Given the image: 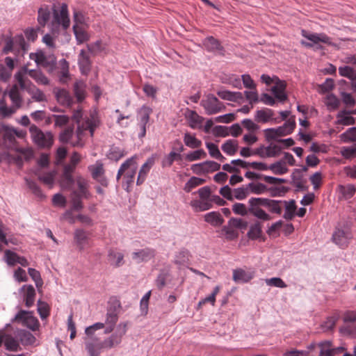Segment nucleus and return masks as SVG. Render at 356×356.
<instances>
[{"instance_id": "8fccbe9b", "label": "nucleus", "mask_w": 356, "mask_h": 356, "mask_svg": "<svg viewBox=\"0 0 356 356\" xmlns=\"http://www.w3.org/2000/svg\"><path fill=\"white\" fill-rule=\"evenodd\" d=\"M88 51L92 55L96 56L105 51V46L102 40H97L95 42L87 44Z\"/></svg>"}, {"instance_id": "c85d7f7f", "label": "nucleus", "mask_w": 356, "mask_h": 356, "mask_svg": "<svg viewBox=\"0 0 356 356\" xmlns=\"http://www.w3.org/2000/svg\"><path fill=\"white\" fill-rule=\"evenodd\" d=\"M99 125V120L95 117H91L90 118H88L86 121H84L81 124H78L80 128L83 127V131L84 133L86 131H89L91 136H93L95 130Z\"/></svg>"}, {"instance_id": "4be33fe9", "label": "nucleus", "mask_w": 356, "mask_h": 356, "mask_svg": "<svg viewBox=\"0 0 356 356\" xmlns=\"http://www.w3.org/2000/svg\"><path fill=\"white\" fill-rule=\"evenodd\" d=\"M91 64L90 56L84 49H81L78 56V65L81 74H87L90 70Z\"/></svg>"}, {"instance_id": "412c9836", "label": "nucleus", "mask_w": 356, "mask_h": 356, "mask_svg": "<svg viewBox=\"0 0 356 356\" xmlns=\"http://www.w3.org/2000/svg\"><path fill=\"white\" fill-rule=\"evenodd\" d=\"M286 84L284 81H281L277 77H275V86L272 87L271 92L275 97L281 102L287 99V95L284 92Z\"/></svg>"}, {"instance_id": "20e7f679", "label": "nucleus", "mask_w": 356, "mask_h": 356, "mask_svg": "<svg viewBox=\"0 0 356 356\" xmlns=\"http://www.w3.org/2000/svg\"><path fill=\"white\" fill-rule=\"evenodd\" d=\"M29 132L34 143L41 148H49L54 143V136L51 132H43L36 125L31 124Z\"/></svg>"}, {"instance_id": "f257e3e1", "label": "nucleus", "mask_w": 356, "mask_h": 356, "mask_svg": "<svg viewBox=\"0 0 356 356\" xmlns=\"http://www.w3.org/2000/svg\"><path fill=\"white\" fill-rule=\"evenodd\" d=\"M20 90L21 88L17 83V84H14L8 92L4 93L5 95L8 94L12 102V106L8 107L4 99L0 100V113L3 117L11 116L22 106L23 98Z\"/></svg>"}, {"instance_id": "4c0bfd02", "label": "nucleus", "mask_w": 356, "mask_h": 356, "mask_svg": "<svg viewBox=\"0 0 356 356\" xmlns=\"http://www.w3.org/2000/svg\"><path fill=\"white\" fill-rule=\"evenodd\" d=\"M35 175L38 177V179L44 184L49 186L50 188L53 186L55 177V172L54 171L41 174L39 170H36L35 171Z\"/></svg>"}, {"instance_id": "774afa93", "label": "nucleus", "mask_w": 356, "mask_h": 356, "mask_svg": "<svg viewBox=\"0 0 356 356\" xmlns=\"http://www.w3.org/2000/svg\"><path fill=\"white\" fill-rule=\"evenodd\" d=\"M341 156L346 159H352L356 157V144L352 147H342L340 150Z\"/></svg>"}, {"instance_id": "09e8293b", "label": "nucleus", "mask_w": 356, "mask_h": 356, "mask_svg": "<svg viewBox=\"0 0 356 356\" xmlns=\"http://www.w3.org/2000/svg\"><path fill=\"white\" fill-rule=\"evenodd\" d=\"M237 141L234 140H227L221 147L222 150L229 156L234 155L237 151Z\"/></svg>"}, {"instance_id": "ea45409f", "label": "nucleus", "mask_w": 356, "mask_h": 356, "mask_svg": "<svg viewBox=\"0 0 356 356\" xmlns=\"http://www.w3.org/2000/svg\"><path fill=\"white\" fill-rule=\"evenodd\" d=\"M73 31L77 44H81L90 40L89 34L82 27L78 26L76 24L74 25Z\"/></svg>"}, {"instance_id": "69168bd1", "label": "nucleus", "mask_w": 356, "mask_h": 356, "mask_svg": "<svg viewBox=\"0 0 356 356\" xmlns=\"http://www.w3.org/2000/svg\"><path fill=\"white\" fill-rule=\"evenodd\" d=\"M38 312L42 319H45L49 316V305L42 301L38 300Z\"/></svg>"}, {"instance_id": "bb28decb", "label": "nucleus", "mask_w": 356, "mask_h": 356, "mask_svg": "<svg viewBox=\"0 0 356 356\" xmlns=\"http://www.w3.org/2000/svg\"><path fill=\"white\" fill-rule=\"evenodd\" d=\"M254 276L253 271H245L241 268L233 271V280L235 282H248Z\"/></svg>"}, {"instance_id": "4468645a", "label": "nucleus", "mask_w": 356, "mask_h": 356, "mask_svg": "<svg viewBox=\"0 0 356 356\" xmlns=\"http://www.w3.org/2000/svg\"><path fill=\"white\" fill-rule=\"evenodd\" d=\"M30 314V312L20 310L15 317L12 318L11 323L22 322L32 330H35L38 327V321Z\"/></svg>"}, {"instance_id": "7c9ffc66", "label": "nucleus", "mask_w": 356, "mask_h": 356, "mask_svg": "<svg viewBox=\"0 0 356 356\" xmlns=\"http://www.w3.org/2000/svg\"><path fill=\"white\" fill-rule=\"evenodd\" d=\"M274 111L270 108L257 110L255 113V121L261 123H266L273 119Z\"/></svg>"}, {"instance_id": "58836bf2", "label": "nucleus", "mask_w": 356, "mask_h": 356, "mask_svg": "<svg viewBox=\"0 0 356 356\" xmlns=\"http://www.w3.org/2000/svg\"><path fill=\"white\" fill-rule=\"evenodd\" d=\"M108 257L110 264L114 267H120L124 264V254L121 252L111 250L108 252Z\"/></svg>"}, {"instance_id": "72a5a7b5", "label": "nucleus", "mask_w": 356, "mask_h": 356, "mask_svg": "<svg viewBox=\"0 0 356 356\" xmlns=\"http://www.w3.org/2000/svg\"><path fill=\"white\" fill-rule=\"evenodd\" d=\"M353 114L351 111L343 110L337 114L338 124L345 126L353 125L355 123V120L349 115Z\"/></svg>"}, {"instance_id": "39448f33", "label": "nucleus", "mask_w": 356, "mask_h": 356, "mask_svg": "<svg viewBox=\"0 0 356 356\" xmlns=\"http://www.w3.org/2000/svg\"><path fill=\"white\" fill-rule=\"evenodd\" d=\"M15 79L19 83L21 90L27 91L34 101L40 102L47 100L44 92L36 88L30 80H24L20 74H15Z\"/></svg>"}, {"instance_id": "864d4df0", "label": "nucleus", "mask_w": 356, "mask_h": 356, "mask_svg": "<svg viewBox=\"0 0 356 356\" xmlns=\"http://www.w3.org/2000/svg\"><path fill=\"white\" fill-rule=\"evenodd\" d=\"M339 190L343 197L346 200L351 198L356 192V188L353 184H348L346 186L339 185Z\"/></svg>"}, {"instance_id": "338daca9", "label": "nucleus", "mask_w": 356, "mask_h": 356, "mask_svg": "<svg viewBox=\"0 0 356 356\" xmlns=\"http://www.w3.org/2000/svg\"><path fill=\"white\" fill-rule=\"evenodd\" d=\"M28 273L31 279L35 282L36 287L38 289L41 288L43 284V281L42 280L40 272L35 268H29Z\"/></svg>"}, {"instance_id": "de8ad7c7", "label": "nucleus", "mask_w": 356, "mask_h": 356, "mask_svg": "<svg viewBox=\"0 0 356 356\" xmlns=\"http://www.w3.org/2000/svg\"><path fill=\"white\" fill-rule=\"evenodd\" d=\"M170 277V272L167 269H161L155 280V284L159 290H161L166 284L167 280Z\"/></svg>"}, {"instance_id": "680f3d73", "label": "nucleus", "mask_w": 356, "mask_h": 356, "mask_svg": "<svg viewBox=\"0 0 356 356\" xmlns=\"http://www.w3.org/2000/svg\"><path fill=\"white\" fill-rule=\"evenodd\" d=\"M74 135V127H68L65 129L59 135V140L63 143H70Z\"/></svg>"}, {"instance_id": "f8f14e48", "label": "nucleus", "mask_w": 356, "mask_h": 356, "mask_svg": "<svg viewBox=\"0 0 356 356\" xmlns=\"http://www.w3.org/2000/svg\"><path fill=\"white\" fill-rule=\"evenodd\" d=\"M16 74H20L24 80H29L26 76L29 75L40 85L47 86L49 83L48 78L40 70H29L26 65L23 66Z\"/></svg>"}, {"instance_id": "473e14b6", "label": "nucleus", "mask_w": 356, "mask_h": 356, "mask_svg": "<svg viewBox=\"0 0 356 356\" xmlns=\"http://www.w3.org/2000/svg\"><path fill=\"white\" fill-rule=\"evenodd\" d=\"M282 203L284 204L285 206V211L283 218L286 220H291L296 215V210L297 209L296 201L294 200L290 201L282 200Z\"/></svg>"}, {"instance_id": "f3484780", "label": "nucleus", "mask_w": 356, "mask_h": 356, "mask_svg": "<svg viewBox=\"0 0 356 356\" xmlns=\"http://www.w3.org/2000/svg\"><path fill=\"white\" fill-rule=\"evenodd\" d=\"M19 292L22 296L25 306L31 307L34 305L36 296L35 288L31 284H24L19 289Z\"/></svg>"}, {"instance_id": "a19ab883", "label": "nucleus", "mask_w": 356, "mask_h": 356, "mask_svg": "<svg viewBox=\"0 0 356 356\" xmlns=\"http://www.w3.org/2000/svg\"><path fill=\"white\" fill-rule=\"evenodd\" d=\"M18 337L23 346L33 345L36 341L34 335L26 330H20L18 333Z\"/></svg>"}, {"instance_id": "7ed1b4c3", "label": "nucleus", "mask_w": 356, "mask_h": 356, "mask_svg": "<svg viewBox=\"0 0 356 356\" xmlns=\"http://www.w3.org/2000/svg\"><path fill=\"white\" fill-rule=\"evenodd\" d=\"M270 199L264 197H251L248 200L249 213L262 221H269L272 219L270 214L261 208L266 207Z\"/></svg>"}, {"instance_id": "e2e57ef3", "label": "nucleus", "mask_w": 356, "mask_h": 356, "mask_svg": "<svg viewBox=\"0 0 356 356\" xmlns=\"http://www.w3.org/2000/svg\"><path fill=\"white\" fill-rule=\"evenodd\" d=\"M182 156L175 151L170 152L163 161V166L170 167L175 160H181Z\"/></svg>"}, {"instance_id": "2eb2a0df", "label": "nucleus", "mask_w": 356, "mask_h": 356, "mask_svg": "<svg viewBox=\"0 0 356 356\" xmlns=\"http://www.w3.org/2000/svg\"><path fill=\"white\" fill-rule=\"evenodd\" d=\"M220 164L213 161H206L202 163L193 164L192 171L196 175L206 174L219 170Z\"/></svg>"}, {"instance_id": "b1692460", "label": "nucleus", "mask_w": 356, "mask_h": 356, "mask_svg": "<svg viewBox=\"0 0 356 356\" xmlns=\"http://www.w3.org/2000/svg\"><path fill=\"white\" fill-rule=\"evenodd\" d=\"M88 234L82 229H76L74 233V241L79 250L82 251L85 249L88 242Z\"/></svg>"}, {"instance_id": "c756f323", "label": "nucleus", "mask_w": 356, "mask_h": 356, "mask_svg": "<svg viewBox=\"0 0 356 356\" xmlns=\"http://www.w3.org/2000/svg\"><path fill=\"white\" fill-rule=\"evenodd\" d=\"M99 125V120L95 117H91L90 118H88L86 121H84L81 124H78L80 128L83 127V131L84 133L86 131H89L91 136H93L95 130Z\"/></svg>"}, {"instance_id": "393cba45", "label": "nucleus", "mask_w": 356, "mask_h": 356, "mask_svg": "<svg viewBox=\"0 0 356 356\" xmlns=\"http://www.w3.org/2000/svg\"><path fill=\"white\" fill-rule=\"evenodd\" d=\"M263 224L259 220L254 221L250 225L249 231L247 233V236L250 240H257L262 236Z\"/></svg>"}, {"instance_id": "ddd939ff", "label": "nucleus", "mask_w": 356, "mask_h": 356, "mask_svg": "<svg viewBox=\"0 0 356 356\" xmlns=\"http://www.w3.org/2000/svg\"><path fill=\"white\" fill-rule=\"evenodd\" d=\"M343 321L346 323L341 331L347 335L356 338V311H348L343 315Z\"/></svg>"}, {"instance_id": "a211bd4d", "label": "nucleus", "mask_w": 356, "mask_h": 356, "mask_svg": "<svg viewBox=\"0 0 356 356\" xmlns=\"http://www.w3.org/2000/svg\"><path fill=\"white\" fill-rule=\"evenodd\" d=\"M156 255V250L151 248H145L132 253V259L137 264L147 262Z\"/></svg>"}, {"instance_id": "a18cd8bd", "label": "nucleus", "mask_w": 356, "mask_h": 356, "mask_svg": "<svg viewBox=\"0 0 356 356\" xmlns=\"http://www.w3.org/2000/svg\"><path fill=\"white\" fill-rule=\"evenodd\" d=\"M60 71L59 74V81L62 83H65L69 77V63L64 58L60 60Z\"/></svg>"}, {"instance_id": "603ef678", "label": "nucleus", "mask_w": 356, "mask_h": 356, "mask_svg": "<svg viewBox=\"0 0 356 356\" xmlns=\"http://www.w3.org/2000/svg\"><path fill=\"white\" fill-rule=\"evenodd\" d=\"M184 142L185 145L190 148H198L201 146L202 142L195 138V136L189 133H186L184 136Z\"/></svg>"}, {"instance_id": "aec40b11", "label": "nucleus", "mask_w": 356, "mask_h": 356, "mask_svg": "<svg viewBox=\"0 0 356 356\" xmlns=\"http://www.w3.org/2000/svg\"><path fill=\"white\" fill-rule=\"evenodd\" d=\"M318 346L320 347L319 356H335V355L346 350L343 346L332 348L330 341L321 342Z\"/></svg>"}, {"instance_id": "79ce46f5", "label": "nucleus", "mask_w": 356, "mask_h": 356, "mask_svg": "<svg viewBox=\"0 0 356 356\" xmlns=\"http://www.w3.org/2000/svg\"><path fill=\"white\" fill-rule=\"evenodd\" d=\"M58 102L65 106H70L73 102L70 94L65 89L59 90L56 94Z\"/></svg>"}, {"instance_id": "13d9d810", "label": "nucleus", "mask_w": 356, "mask_h": 356, "mask_svg": "<svg viewBox=\"0 0 356 356\" xmlns=\"http://www.w3.org/2000/svg\"><path fill=\"white\" fill-rule=\"evenodd\" d=\"M5 346L6 350L10 351H17L19 348V342L10 334H5Z\"/></svg>"}, {"instance_id": "f03ea898", "label": "nucleus", "mask_w": 356, "mask_h": 356, "mask_svg": "<svg viewBox=\"0 0 356 356\" xmlns=\"http://www.w3.org/2000/svg\"><path fill=\"white\" fill-rule=\"evenodd\" d=\"M29 49V44L26 42L22 34L17 35L13 38H7L5 40V45L2 53L8 54L13 52L17 60L19 58L23 57Z\"/></svg>"}, {"instance_id": "f704fd0d", "label": "nucleus", "mask_w": 356, "mask_h": 356, "mask_svg": "<svg viewBox=\"0 0 356 356\" xmlns=\"http://www.w3.org/2000/svg\"><path fill=\"white\" fill-rule=\"evenodd\" d=\"M85 133L83 131V127L80 128L79 126H77L76 134L73 135V138H72L69 144H70V145L74 147H83L85 145V141L83 139Z\"/></svg>"}, {"instance_id": "5701e85b", "label": "nucleus", "mask_w": 356, "mask_h": 356, "mask_svg": "<svg viewBox=\"0 0 356 356\" xmlns=\"http://www.w3.org/2000/svg\"><path fill=\"white\" fill-rule=\"evenodd\" d=\"M203 44L207 51L211 52L218 51L223 55L224 48L220 41L213 36H209L204 40Z\"/></svg>"}, {"instance_id": "4d7b16f0", "label": "nucleus", "mask_w": 356, "mask_h": 356, "mask_svg": "<svg viewBox=\"0 0 356 356\" xmlns=\"http://www.w3.org/2000/svg\"><path fill=\"white\" fill-rule=\"evenodd\" d=\"M152 109L147 106H143L139 111V124H147Z\"/></svg>"}, {"instance_id": "6e6d98bb", "label": "nucleus", "mask_w": 356, "mask_h": 356, "mask_svg": "<svg viewBox=\"0 0 356 356\" xmlns=\"http://www.w3.org/2000/svg\"><path fill=\"white\" fill-rule=\"evenodd\" d=\"M206 180L204 179L192 177L185 184L184 190L189 193L191 190L196 186L203 184L205 183Z\"/></svg>"}, {"instance_id": "2f4dec72", "label": "nucleus", "mask_w": 356, "mask_h": 356, "mask_svg": "<svg viewBox=\"0 0 356 356\" xmlns=\"http://www.w3.org/2000/svg\"><path fill=\"white\" fill-rule=\"evenodd\" d=\"M154 159L150 158L142 165L136 181L137 185H141L145 180L146 176L154 164Z\"/></svg>"}, {"instance_id": "a878e982", "label": "nucleus", "mask_w": 356, "mask_h": 356, "mask_svg": "<svg viewBox=\"0 0 356 356\" xmlns=\"http://www.w3.org/2000/svg\"><path fill=\"white\" fill-rule=\"evenodd\" d=\"M133 157V163L130 164L129 168L125 171V174L124 176V179L125 180V183L127 185L126 189L128 191V188L133 184L134 181V177L137 172V164L135 161V156Z\"/></svg>"}, {"instance_id": "052dcab7", "label": "nucleus", "mask_w": 356, "mask_h": 356, "mask_svg": "<svg viewBox=\"0 0 356 356\" xmlns=\"http://www.w3.org/2000/svg\"><path fill=\"white\" fill-rule=\"evenodd\" d=\"M341 139L345 143L356 141V127L348 129L341 135Z\"/></svg>"}, {"instance_id": "6ab92c4d", "label": "nucleus", "mask_w": 356, "mask_h": 356, "mask_svg": "<svg viewBox=\"0 0 356 356\" xmlns=\"http://www.w3.org/2000/svg\"><path fill=\"white\" fill-rule=\"evenodd\" d=\"M120 302L115 300L111 303L107 309L106 314L105 325L115 326L118 321V310L120 308Z\"/></svg>"}, {"instance_id": "5fc2aeb1", "label": "nucleus", "mask_w": 356, "mask_h": 356, "mask_svg": "<svg viewBox=\"0 0 356 356\" xmlns=\"http://www.w3.org/2000/svg\"><path fill=\"white\" fill-rule=\"evenodd\" d=\"M190 252L188 250L183 248L175 254V263L181 265L189 261Z\"/></svg>"}, {"instance_id": "cd10ccee", "label": "nucleus", "mask_w": 356, "mask_h": 356, "mask_svg": "<svg viewBox=\"0 0 356 356\" xmlns=\"http://www.w3.org/2000/svg\"><path fill=\"white\" fill-rule=\"evenodd\" d=\"M204 220L213 227H218L224 222V218L219 212L211 211L204 215Z\"/></svg>"}, {"instance_id": "9b49d317", "label": "nucleus", "mask_w": 356, "mask_h": 356, "mask_svg": "<svg viewBox=\"0 0 356 356\" xmlns=\"http://www.w3.org/2000/svg\"><path fill=\"white\" fill-rule=\"evenodd\" d=\"M86 349L90 356H99L104 349L103 341L96 335L86 336L84 339Z\"/></svg>"}, {"instance_id": "1a4fd4ad", "label": "nucleus", "mask_w": 356, "mask_h": 356, "mask_svg": "<svg viewBox=\"0 0 356 356\" xmlns=\"http://www.w3.org/2000/svg\"><path fill=\"white\" fill-rule=\"evenodd\" d=\"M127 323H120L118 324L115 332L103 341L104 349H111L120 344L123 336L127 332Z\"/></svg>"}, {"instance_id": "423d86ee", "label": "nucleus", "mask_w": 356, "mask_h": 356, "mask_svg": "<svg viewBox=\"0 0 356 356\" xmlns=\"http://www.w3.org/2000/svg\"><path fill=\"white\" fill-rule=\"evenodd\" d=\"M301 35L310 41H301V44L307 48H313L314 47V44H318L319 42H322L330 46H336V44L332 42V38L324 33H310L302 29L301 31Z\"/></svg>"}, {"instance_id": "c03bdc74", "label": "nucleus", "mask_w": 356, "mask_h": 356, "mask_svg": "<svg viewBox=\"0 0 356 356\" xmlns=\"http://www.w3.org/2000/svg\"><path fill=\"white\" fill-rule=\"evenodd\" d=\"M38 13V22L44 27L50 19V10L47 6H44L39 8Z\"/></svg>"}, {"instance_id": "6e6552de", "label": "nucleus", "mask_w": 356, "mask_h": 356, "mask_svg": "<svg viewBox=\"0 0 356 356\" xmlns=\"http://www.w3.org/2000/svg\"><path fill=\"white\" fill-rule=\"evenodd\" d=\"M200 104L207 115H214L226 109L224 104L213 94H208L202 99Z\"/></svg>"}, {"instance_id": "e433bc0d", "label": "nucleus", "mask_w": 356, "mask_h": 356, "mask_svg": "<svg viewBox=\"0 0 356 356\" xmlns=\"http://www.w3.org/2000/svg\"><path fill=\"white\" fill-rule=\"evenodd\" d=\"M339 74L351 80V87L353 90V83L356 82V70L348 65L341 66L339 67Z\"/></svg>"}, {"instance_id": "0eeeda50", "label": "nucleus", "mask_w": 356, "mask_h": 356, "mask_svg": "<svg viewBox=\"0 0 356 356\" xmlns=\"http://www.w3.org/2000/svg\"><path fill=\"white\" fill-rule=\"evenodd\" d=\"M15 136L21 137L22 135L15 129L2 124L0 128V147L13 148L16 141Z\"/></svg>"}, {"instance_id": "9d476101", "label": "nucleus", "mask_w": 356, "mask_h": 356, "mask_svg": "<svg viewBox=\"0 0 356 356\" xmlns=\"http://www.w3.org/2000/svg\"><path fill=\"white\" fill-rule=\"evenodd\" d=\"M54 19L52 23L60 25L63 30H67L70 27V20L68 13V7L66 3H62L60 10L53 9Z\"/></svg>"}, {"instance_id": "0e129e2a", "label": "nucleus", "mask_w": 356, "mask_h": 356, "mask_svg": "<svg viewBox=\"0 0 356 356\" xmlns=\"http://www.w3.org/2000/svg\"><path fill=\"white\" fill-rule=\"evenodd\" d=\"M19 257L17 253L10 250H6L4 252L5 261L10 266H14L17 264Z\"/></svg>"}, {"instance_id": "49530a36", "label": "nucleus", "mask_w": 356, "mask_h": 356, "mask_svg": "<svg viewBox=\"0 0 356 356\" xmlns=\"http://www.w3.org/2000/svg\"><path fill=\"white\" fill-rule=\"evenodd\" d=\"M268 170H270L275 175H282L286 174L289 169L284 165V162L283 161H279L275 162L269 165Z\"/></svg>"}, {"instance_id": "37998d69", "label": "nucleus", "mask_w": 356, "mask_h": 356, "mask_svg": "<svg viewBox=\"0 0 356 356\" xmlns=\"http://www.w3.org/2000/svg\"><path fill=\"white\" fill-rule=\"evenodd\" d=\"M190 204L196 211H207L213 207L211 200H194L191 202Z\"/></svg>"}, {"instance_id": "dca6fc26", "label": "nucleus", "mask_w": 356, "mask_h": 356, "mask_svg": "<svg viewBox=\"0 0 356 356\" xmlns=\"http://www.w3.org/2000/svg\"><path fill=\"white\" fill-rule=\"evenodd\" d=\"M351 238L352 234L348 229H336L332 235L334 243L341 248H346Z\"/></svg>"}, {"instance_id": "bf43d9fd", "label": "nucleus", "mask_w": 356, "mask_h": 356, "mask_svg": "<svg viewBox=\"0 0 356 356\" xmlns=\"http://www.w3.org/2000/svg\"><path fill=\"white\" fill-rule=\"evenodd\" d=\"M281 204H282V200L270 199L266 208H268L269 211L273 213L281 214L282 211Z\"/></svg>"}, {"instance_id": "3c124183", "label": "nucleus", "mask_w": 356, "mask_h": 356, "mask_svg": "<svg viewBox=\"0 0 356 356\" xmlns=\"http://www.w3.org/2000/svg\"><path fill=\"white\" fill-rule=\"evenodd\" d=\"M86 84L83 81H77L74 84V92L78 100L81 102L85 98Z\"/></svg>"}, {"instance_id": "c9c22d12", "label": "nucleus", "mask_w": 356, "mask_h": 356, "mask_svg": "<svg viewBox=\"0 0 356 356\" xmlns=\"http://www.w3.org/2000/svg\"><path fill=\"white\" fill-rule=\"evenodd\" d=\"M125 155L126 152L124 151V149L115 145L111 146L109 150L106 154V156L108 159L115 161H118L121 158L124 157Z\"/></svg>"}]
</instances>
